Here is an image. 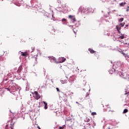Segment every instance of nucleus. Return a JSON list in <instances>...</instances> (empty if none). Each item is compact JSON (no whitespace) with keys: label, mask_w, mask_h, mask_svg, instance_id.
I'll use <instances>...</instances> for the list:
<instances>
[{"label":"nucleus","mask_w":129,"mask_h":129,"mask_svg":"<svg viewBox=\"0 0 129 129\" xmlns=\"http://www.w3.org/2000/svg\"><path fill=\"white\" fill-rule=\"evenodd\" d=\"M69 19H70L71 21L74 23L75 22H76V18H75V16L74 15H69Z\"/></svg>","instance_id":"nucleus-1"},{"label":"nucleus","mask_w":129,"mask_h":129,"mask_svg":"<svg viewBox=\"0 0 129 129\" xmlns=\"http://www.w3.org/2000/svg\"><path fill=\"white\" fill-rule=\"evenodd\" d=\"M80 11L82 13H86V12H88V8H87L86 7H81L80 8Z\"/></svg>","instance_id":"nucleus-2"},{"label":"nucleus","mask_w":129,"mask_h":129,"mask_svg":"<svg viewBox=\"0 0 129 129\" xmlns=\"http://www.w3.org/2000/svg\"><path fill=\"white\" fill-rule=\"evenodd\" d=\"M61 94H64L65 96H68V95H72V94H73V93L71 92L70 91H68L66 92V94L63 92H61Z\"/></svg>","instance_id":"nucleus-3"},{"label":"nucleus","mask_w":129,"mask_h":129,"mask_svg":"<svg viewBox=\"0 0 129 129\" xmlns=\"http://www.w3.org/2000/svg\"><path fill=\"white\" fill-rule=\"evenodd\" d=\"M34 94H35V98L36 99V100H38V99H40V98H41V96L39 95L38 92L35 91Z\"/></svg>","instance_id":"nucleus-4"},{"label":"nucleus","mask_w":129,"mask_h":129,"mask_svg":"<svg viewBox=\"0 0 129 129\" xmlns=\"http://www.w3.org/2000/svg\"><path fill=\"white\" fill-rule=\"evenodd\" d=\"M50 62H54V63H56L58 64L59 62L57 61V59H56V58L52 57L50 58Z\"/></svg>","instance_id":"nucleus-5"},{"label":"nucleus","mask_w":129,"mask_h":129,"mask_svg":"<svg viewBox=\"0 0 129 129\" xmlns=\"http://www.w3.org/2000/svg\"><path fill=\"white\" fill-rule=\"evenodd\" d=\"M106 109L108 111H112V112H114V110H111V108L110 107V106L109 105H106Z\"/></svg>","instance_id":"nucleus-6"},{"label":"nucleus","mask_w":129,"mask_h":129,"mask_svg":"<svg viewBox=\"0 0 129 129\" xmlns=\"http://www.w3.org/2000/svg\"><path fill=\"white\" fill-rule=\"evenodd\" d=\"M59 61H58V63H63V62H65V61H66V58L61 57L59 58Z\"/></svg>","instance_id":"nucleus-7"},{"label":"nucleus","mask_w":129,"mask_h":129,"mask_svg":"<svg viewBox=\"0 0 129 129\" xmlns=\"http://www.w3.org/2000/svg\"><path fill=\"white\" fill-rule=\"evenodd\" d=\"M116 29H117V31H118V33H120V30L121 29V26H119V25H117L116 26Z\"/></svg>","instance_id":"nucleus-8"},{"label":"nucleus","mask_w":129,"mask_h":129,"mask_svg":"<svg viewBox=\"0 0 129 129\" xmlns=\"http://www.w3.org/2000/svg\"><path fill=\"white\" fill-rule=\"evenodd\" d=\"M21 56H23V57H26V56H28V52H21Z\"/></svg>","instance_id":"nucleus-9"},{"label":"nucleus","mask_w":129,"mask_h":129,"mask_svg":"<svg viewBox=\"0 0 129 129\" xmlns=\"http://www.w3.org/2000/svg\"><path fill=\"white\" fill-rule=\"evenodd\" d=\"M88 13H93L94 12V10H93V9H92V8H88Z\"/></svg>","instance_id":"nucleus-10"},{"label":"nucleus","mask_w":129,"mask_h":129,"mask_svg":"<svg viewBox=\"0 0 129 129\" xmlns=\"http://www.w3.org/2000/svg\"><path fill=\"white\" fill-rule=\"evenodd\" d=\"M88 50L90 51V52L91 53V54H94V53H95V51H94L93 49H91V48H89Z\"/></svg>","instance_id":"nucleus-11"},{"label":"nucleus","mask_w":129,"mask_h":129,"mask_svg":"<svg viewBox=\"0 0 129 129\" xmlns=\"http://www.w3.org/2000/svg\"><path fill=\"white\" fill-rule=\"evenodd\" d=\"M59 97L61 98L62 100H63V101H67V98H65V97H62V96H59Z\"/></svg>","instance_id":"nucleus-12"},{"label":"nucleus","mask_w":129,"mask_h":129,"mask_svg":"<svg viewBox=\"0 0 129 129\" xmlns=\"http://www.w3.org/2000/svg\"><path fill=\"white\" fill-rule=\"evenodd\" d=\"M22 69H23V68H22V66H20L19 67L18 70H17V72H18V73H20L21 72V71H22Z\"/></svg>","instance_id":"nucleus-13"},{"label":"nucleus","mask_w":129,"mask_h":129,"mask_svg":"<svg viewBox=\"0 0 129 129\" xmlns=\"http://www.w3.org/2000/svg\"><path fill=\"white\" fill-rule=\"evenodd\" d=\"M43 103L44 104V109H47L48 108V107H47L48 104L46 103V102L45 101H43Z\"/></svg>","instance_id":"nucleus-14"},{"label":"nucleus","mask_w":129,"mask_h":129,"mask_svg":"<svg viewBox=\"0 0 129 129\" xmlns=\"http://www.w3.org/2000/svg\"><path fill=\"white\" fill-rule=\"evenodd\" d=\"M124 5H126V3L124 2V3H121L119 4L120 7H124Z\"/></svg>","instance_id":"nucleus-15"},{"label":"nucleus","mask_w":129,"mask_h":129,"mask_svg":"<svg viewBox=\"0 0 129 129\" xmlns=\"http://www.w3.org/2000/svg\"><path fill=\"white\" fill-rule=\"evenodd\" d=\"M70 80V81L73 82L74 80H75V77H74V76L71 77Z\"/></svg>","instance_id":"nucleus-16"},{"label":"nucleus","mask_w":129,"mask_h":129,"mask_svg":"<svg viewBox=\"0 0 129 129\" xmlns=\"http://www.w3.org/2000/svg\"><path fill=\"white\" fill-rule=\"evenodd\" d=\"M66 127V125H63L62 126H59L58 129H64Z\"/></svg>","instance_id":"nucleus-17"},{"label":"nucleus","mask_w":129,"mask_h":129,"mask_svg":"<svg viewBox=\"0 0 129 129\" xmlns=\"http://www.w3.org/2000/svg\"><path fill=\"white\" fill-rule=\"evenodd\" d=\"M85 122H89V121H90V119H89V118H88V117H86V118L85 119Z\"/></svg>","instance_id":"nucleus-18"},{"label":"nucleus","mask_w":129,"mask_h":129,"mask_svg":"<svg viewBox=\"0 0 129 129\" xmlns=\"http://www.w3.org/2000/svg\"><path fill=\"white\" fill-rule=\"evenodd\" d=\"M60 82L62 84H65V83H67V81L66 80H61Z\"/></svg>","instance_id":"nucleus-19"},{"label":"nucleus","mask_w":129,"mask_h":129,"mask_svg":"<svg viewBox=\"0 0 129 129\" xmlns=\"http://www.w3.org/2000/svg\"><path fill=\"white\" fill-rule=\"evenodd\" d=\"M128 112V110H127V109H125L123 111V113H126V112Z\"/></svg>","instance_id":"nucleus-20"},{"label":"nucleus","mask_w":129,"mask_h":129,"mask_svg":"<svg viewBox=\"0 0 129 129\" xmlns=\"http://www.w3.org/2000/svg\"><path fill=\"white\" fill-rule=\"evenodd\" d=\"M123 18L120 19L118 20V22H119V23H121V22H123Z\"/></svg>","instance_id":"nucleus-21"},{"label":"nucleus","mask_w":129,"mask_h":129,"mask_svg":"<svg viewBox=\"0 0 129 129\" xmlns=\"http://www.w3.org/2000/svg\"><path fill=\"white\" fill-rule=\"evenodd\" d=\"M67 129H73V127L72 126H69L67 127Z\"/></svg>","instance_id":"nucleus-22"},{"label":"nucleus","mask_w":129,"mask_h":129,"mask_svg":"<svg viewBox=\"0 0 129 129\" xmlns=\"http://www.w3.org/2000/svg\"><path fill=\"white\" fill-rule=\"evenodd\" d=\"M32 59L35 60L34 63H36L37 62V58L33 57Z\"/></svg>","instance_id":"nucleus-23"},{"label":"nucleus","mask_w":129,"mask_h":129,"mask_svg":"<svg viewBox=\"0 0 129 129\" xmlns=\"http://www.w3.org/2000/svg\"><path fill=\"white\" fill-rule=\"evenodd\" d=\"M119 26H121V27H123L124 26V23H120Z\"/></svg>","instance_id":"nucleus-24"},{"label":"nucleus","mask_w":129,"mask_h":129,"mask_svg":"<svg viewBox=\"0 0 129 129\" xmlns=\"http://www.w3.org/2000/svg\"><path fill=\"white\" fill-rule=\"evenodd\" d=\"M62 22H67V20H66L65 18H63L62 19Z\"/></svg>","instance_id":"nucleus-25"},{"label":"nucleus","mask_w":129,"mask_h":129,"mask_svg":"<svg viewBox=\"0 0 129 129\" xmlns=\"http://www.w3.org/2000/svg\"><path fill=\"white\" fill-rule=\"evenodd\" d=\"M119 38L120 39H124V36L123 35H121V36H119Z\"/></svg>","instance_id":"nucleus-26"},{"label":"nucleus","mask_w":129,"mask_h":129,"mask_svg":"<svg viewBox=\"0 0 129 129\" xmlns=\"http://www.w3.org/2000/svg\"><path fill=\"white\" fill-rule=\"evenodd\" d=\"M91 114H92V115H96V112H92V113H91Z\"/></svg>","instance_id":"nucleus-27"},{"label":"nucleus","mask_w":129,"mask_h":129,"mask_svg":"<svg viewBox=\"0 0 129 129\" xmlns=\"http://www.w3.org/2000/svg\"><path fill=\"white\" fill-rule=\"evenodd\" d=\"M56 89L58 92H60V90H59V88H56Z\"/></svg>","instance_id":"nucleus-28"},{"label":"nucleus","mask_w":129,"mask_h":129,"mask_svg":"<svg viewBox=\"0 0 129 129\" xmlns=\"http://www.w3.org/2000/svg\"><path fill=\"white\" fill-rule=\"evenodd\" d=\"M125 95H127V96H129V92L125 93Z\"/></svg>","instance_id":"nucleus-29"},{"label":"nucleus","mask_w":129,"mask_h":129,"mask_svg":"<svg viewBox=\"0 0 129 129\" xmlns=\"http://www.w3.org/2000/svg\"><path fill=\"white\" fill-rule=\"evenodd\" d=\"M126 12H129V8H128V6L127 7V9L126 10Z\"/></svg>","instance_id":"nucleus-30"},{"label":"nucleus","mask_w":129,"mask_h":129,"mask_svg":"<svg viewBox=\"0 0 129 129\" xmlns=\"http://www.w3.org/2000/svg\"><path fill=\"white\" fill-rule=\"evenodd\" d=\"M5 128L6 129H8L9 128L8 125H6V126L5 127Z\"/></svg>","instance_id":"nucleus-31"},{"label":"nucleus","mask_w":129,"mask_h":129,"mask_svg":"<svg viewBox=\"0 0 129 129\" xmlns=\"http://www.w3.org/2000/svg\"><path fill=\"white\" fill-rule=\"evenodd\" d=\"M84 83V85H85L86 84V82L85 81H83Z\"/></svg>","instance_id":"nucleus-32"},{"label":"nucleus","mask_w":129,"mask_h":129,"mask_svg":"<svg viewBox=\"0 0 129 129\" xmlns=\"http://www.w3.org/2000/svg\"><path fill=\"white\" fill-rule=\"evenodd\" d=\"M122 55H123V56L125 55V53H123V52H122Z\"/></svg>","instance_id":"nucleus-33"},{"label":"nucleus","mask_w":129,"mask_h":129,"mask_svg":"<svg viewBox=\"0 0 129 129\" xmlns=\"http://www.w3.org/2000/svg\"><path fill=\"white\" fill-rule=\"evenodd\" d=\"M37 128H38V129H41V127H40V126H37Z\"/></svg>","instance_id":"nucleus-34"},{"label":"nucleus","mask_w":129,"mask_h":129,"mask_svg":"<svg viewBox=\"0 0 129 129\" xmlns=\"http://www.w3.org/2000/svg\"><path fill=\"white\" fill-rule=\"evenodd\" d=\"M7 89L8 91H10V89L7 88V89Z\"/></svg>","instance_id":"nucleus-35"},{"label":"nucleus","mask_w":129,"mask_h":129,"mask_svg":"<svg viewBox=\"0 0 129 129\" xmlns=\"http://www.w3.org/2000/svg\"><path fill=\"white\" fill-rule=\"evenodd\" d=\"M125 27H128V25H126Z\"/></svg>","instance_id":"nucleus-36"},{"label":"nucleus","mask_w":129,"mask_h":129,"mask_svg":"<svg viewBox=\"0 0 129 129\" xmlns=\"http://www.w3.org/2000/svg\"><path fill=\"white\" fill-rule=\"evenodd\" d=\"M74 32L75 33V34H76V32H75V31L74 30Z\"/></svg>","instance_id":"nucleus-37"},{"label":"nucleus","mask_w":129,"mask_h":129,"mask_svg":"<svg viewBox=\"0 0 129 129\" xmlns=\"http://www.w3.org/2000/svg\"><path fill=\"white\" fill-rule=\"evenodd\" d=\"M126 56L127 57H128V58H129V56H128V55H126Z\"/></svg>","instance_id":"nucleus-38"},{"label":"nucleus","mask_w":129,"mask_h":129,"mask_svg":"<svg viewBox=\"0 0 129 129\" xmlns=\"http://www.w3.org/2000/svg\"><path fill=\"white\" fill-rule=\"evenodd\" d=\"M52 31H53V32H54V33H55V30H53Z\"/></svg>","instance_id":"nucleus-39"},{"label":"nucleus","mask_w":129,"mask_h":129,"mask_svg":"<svg viewBox=\"0 0 129 129\" xmlns=\"http://www.w3.org/2000/svg\"><path fill=\"white\" fill-rule=\"evenodd\" d=\"M52 35H55V33H52Z\"/></svg>","instance_id":"nucleus-40"},{"label":"nucleus","mask_w":129,"mask_h":129,"mask_svg":"<svg viewBox=\"0 0 129 129\" xmlns=\"http://www.w3.org/2000/svg\"><path fill=\"white\" fill-rule=\"evenodd\" d=\"M50 33L52 34V32H50Z\"/></svg>","instance_id":"nucleus-41"},{"label":"nucleus","mask_w":129,"mask_h":129,"mask_svg":"<svg viewBox=\"0 0 129 129\" xmlns=\"http://www.w3.org/2000/svg\"><path fill=\"white\" fill-rule=\"evenodd\" d=\"M128 9H129V6H128Z\"/></svg>","instance_id":"nucleus-42"}]
</instances>
